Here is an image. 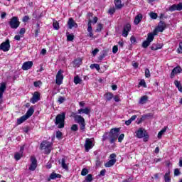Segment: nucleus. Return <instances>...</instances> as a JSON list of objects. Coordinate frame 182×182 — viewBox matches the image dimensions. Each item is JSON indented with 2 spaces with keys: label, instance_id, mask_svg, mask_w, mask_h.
<instances>
[{
  "label": "nucleus",
  "instance_id": "20e7f679",
  "mask_svg": "<svg viewBox=\"0 0 182 182\" xmlns=\"http://www.w3.org/2000/svg\"><path fill=\"white\" fill-rule=\"evenodd\" d=\"M40 150H45L46 154H50L52 151V143L48 141H43L40 144Z\"/></svg>",
  "mask_w": 182,
  "mask_h": 182
},
{
  "label": "nucleus",
  "instance_id": "bb28decb",
  "mask_svg": "<svg viewBox=\"0 0 182 182\" xmlns=\"http://www.w3.org/2000/svg\"><path fill=\"white\" fill-rule=\"evenodd\" d=\"M61 167H63L64 170H69V167L66 164V159L65 158H62L61 159Z\"/></svg>",
  "mask_w": 182,
  "mask_h": 182
},
{
  "label": "nucleus",
  "instance_id": "7c9ffc66",
  "mask_svg": "<svg viewBox=\"0 0 182 182\" xmlns=\"http://www.w3.org/2000/svg\"><path fill=\"white\" fill-rule=\"evenodd\" d=\"M26 120H28V118L26 117L25 115H23L21 117L17 119V124H22V123H23V122Z\"/></svg>",
  "mask_w": 182,
  "mask_h": 182
},
{
  "label": "nucleus",
  "instance_id": "dca6fc26",
  "mask_svg": "<svg viewBox=\"0 0 182 182\" xmlns=\"http://www.w3.org/2000/svg\"><path fill=\"white\" fill-rule=\"evenodd\" d=\"M32 66H33V62L27 61V62H25L24 63H23L21 69H23V70H29V69H31V68H32Z\"/></svg>",
  "mask_w": 182,
  "mask_h": 182
},
{
  "label": "nucleus",
  "instance_id": "4be33fe9",
  "mask_svg": "<svg viewBox=\"0 0 182 182\" xmlns=\"http://www.w3.org/2000/svg\"><path fill=\"white\" fill-rule=\"evenodd\" d=\"M141 19H143V15L141 14L136 15L134 21L135 25H139L141 22Z\"/></svg>",
  "mask_w": 182,
  "mask_h": 182
},
{
  "label": "nucleus",
  "instance_id": "9b49d317",
  "mask_svg": "<svg viewBox=\"0 0 182 182\" xmlns=\"http://www.w3.org/2000/svg\"><path fill=\"white\" fill-rule=\"evenodd\" d=\"M39 100H41V93H39V92H34L33 97L30 100L31 103L35 105V103H37Z\"/></svg>",
  "mask_w": 182,
  "mask_h": 182
},
{
  "label": "nucleus",
  "instance_id": "f3484780",
  "mask_svg": "<svg viewBox=\"0 0 182 182\" xmlns=\"http://www.w3.org/2000/svg\"><path fill=\"white\" fill-rule=\"evenodd\" d=\"M68 25L69 29H73V28H77V23L75 22L73 18H70L68 21Z\"/></svg>",
  "mask_w": 182,
  "mask_h": 182
},
{
  "label": "nucleus",
  "instance_id": "412c9836",
  "mask_svg": "<svg viewBox=\"0 0 182 182\" xmlns=\"http://www.w3.org/2000/svg\"><path fill=\"white\" fill-rule=\"evenodd\" d=\"M78 114H90V109L86 107L84 109H80L77 111Z\"/></svg>",
  "mask_w": 182,
  "mask_h": 182
},
{
  "label": "nucleus",
  "instance_id": "aec40b11",
  "mask_svg": "<svg viewBox=\"0 0 182 182\" xmlns=\"http://www.w3.org/2000/svg\"><path fill=\"white\" fill-rule=\"evenodd\" d=\"M5 90H6V84L5 82H1L0 86V99H2Z\"/></svg>",
  "mask_w": 182,
  "mask_h": 182
},
{
  "label": "nucleus",
  "instance_id": "6e6d98bb",
  "mask_svg": "<svg viewBox=\"0 0 182 182\" xmlns=\"http://www.w3.org/2000/svg\"><path fill=\"white\" fill-rule=\"evenodd\" d=\"M29 130H31V128L28 126H26L23 128V132L24 133H28L29 132Z\"/></svg>",
  "mask_w": 182,
  "mask_h": 182
},
{
  "label": "nucleus",
  "instance_id": "4468645a",
  "mask_svg": "<svg viewBox=\"0 0 182 182\" xmlns=\"http://www.w3.org/2000/svg\"><path fill=\"white\" fill-rule=\"evenodd\" d=\"M166 23H164L163 21H160L159 25L156 27V29L154 30L156 31V35L157 34V32H163L164 29H166Z\"/></svg>",
  "mask_w": 182,
  "mask_h": 182
},
{
  "label": "nucleus",
  "instance_id": "a19ab883",
  "mask_svg": "<svg viewBox=\"0 0 182 182\" xmlns=\"http://www.w3.org/2000/svg\"><path fill=\"white\" fill-rule=\"evenodd\" d=\"M70 130L71 132H77V130H79V127L77 126V124H74L72 125Z\"/></svg>",
  "mask_w": 182,
  "mask_h": 182
},
{
  "label": "nucleus",
  "instance_id": "cd10ccee",
  "mask_svg": "<svg viewBox=\"0 0 182 182\" xmlns=\"http://www.w3.org/2000/svg\"><path fill=\"white\" fill-rule=\"evenodd\" d=\"M114 4L117 9H122L123 5H122V0H114Z\"/></svg>",
  "mask_w": 182,
  "mask_h": 182
},
{
  "label": "nucleus",
  "instance_id": "2eb2a0df",
  "mask_svg": "<svg viewBox=\"0 0 182 182\" xmlns=\"http://www.w3.org/2000/svg\"><path fill=\"white\" fill-rule=\"evenodd\" d=\"M85 151L87 153L90 149L93 148V141L90 139L87 138L85 144Z\"/></svg>",
  "mask_w": 182,
  "mask_h": 182
},
{
  "label": "nucleus",
  "instance_id": "8fccbe9b",
  "mask_svg": "<svg viewBox=\"0 0 182 182\" xmlns=\"http://www.w3.org/2000/svg\"><path fill=\"white\" fill-rule=\"evenodd\" d=\"M139 86H143V87H147V85H146V81L144 80H141L139 83Z\"/></svg>",
  "mask_w": 182,
  "mask_h": 182
},
{
  "label": "nucleus",
  "instance_id": "c756f323",
  "mask_svg": "<svg viewBox=\"0 0 182 182\" xmlns=\"http://www.w3.org/2000/svg\"><path fill=\"white\" fill-rule=\"evenodd\" d=\"M82 65V59H77L75 60L73 62V66L74 68H79Z\"/></svg>",
  "mask_w": 182,
  "mask_h": 182
},
{
  "label": "nucleus",
  "instance_id": "de8ad7c7",
  "mask_svg": "<svg viewBox=\"0 0 182 182\" xmlns=\"http://www.w3.org/2000/svg\"><path fill=\"white\" fill-rule=\"evenodd\" d=\"M144 120H146V118L143 115L141 118L137 119L136 124H140V123H142L143 122H144Z\"/></svg>",
  "mask_w": 182,
  "mask_h": 182
},
{
  "label": "nucleus",
  "instance_id": "6ab92c4d",
  "mask_svg": "<svg viewBox=\"0 0 182 182\" xmlns=\"http://www.w3.org/2000/svg\"><path fill=\"white\" fill-rule=\"evenodd\" d=\"M62 175L53 172L50 173V176L48 178L47 181H50V180H56V178H61Z\"/></svg>",
  "mask_w": 182,
  "mask_h": 182
},
{
  "label": "nucleus",
  "instance_id": "774afa93",
  "mask_svg": "<svg viewBox=\"0 0 182 182\" xmlns=\"http://www.w3.org/2000/svg\"><path fill=\"white\" fill-rule=\"evenodd\" d=\"M133 181V178H129L127 179L124 180L122 182H132Z\"/></svg>",
  "mask_w": 182,
  "mask_h": 182
},
{
  "label": "nucleus",
  "instance_id": "39448f33",
  "mask_svg": "<svg viewBox=\"0 0 182 182\" xmlns=\"http://www.w3.org/2000/svg\"><path fill=\"white\" fill-rule=\"evenodd\" d=\"M154 35H156V31H154V33H148L146 40L142 43V48L146 49V48H149V46H150V43H151V41H154Z\"/></svg>",
  "mask_w": 182,
  "mask_h": 182
},
{
  "label": "nucleus",
  "instance_id": "5701e85b",
  "mask_svg": "<svg viewBox=\"0 0 182 182\" xmlns=\"http://www.w3.org/2000/svg\"><path fill=\"white\" fill-rule=\"evenodd\" d=\"M148 100H149V97L147 95H144L140 98L139 103V105H146Z\"/></svg>",
  "mask_w": 182,
  "mask_h": 182
},
{
  "label": "nucleus",
  "instance_id": "e433bc0d",
  "mask_svg": "<svg viewBox=\"0 0 182 182\" xmlns=\"http://www.w3.org/2000/svg\"><path fill=\"white\" fill-rule=\"evenodd\" d=\"M56 138L58 140H62L63 139V134L59 130L56 132Z\"/></svg>",
  "mask_w": 182,
  "mask_h": 182
},
{
  "label": "nucleus",
  "instance_id": "e2e57ef3",
  "mask_svg": "<svg viewBox=\"0 0 182 182\" xmlns=\"http://www.w3.org/2000/svg\"><path fill=\"white\" fill-rule=\"evenodd\" d=\"M102 164V162L100 161V159H97L95 162L96 167H100Z\"/></svg>",
  "mask_w": 182,
  "mask_h": 182
},
{
  "label": "nucleus",
  "instance_id": "680f3d73",
  "mask_svg": "<svg viewBox=\"0 0 182 182\" xmlns=\"http://www.w3.org/2000/svg\"><path fill=\"white\" fill-rule=\"evenodd\" d=\"M117 50H119V48L117 47V46H114L112 48V53H117Z\"/></svg>",
  "mask_w": 182,
  "mask_h": 182
},
{
  "label": "nucleus",
  "instance_id": "393cba45",
  "mask_svg": "<svg viewBox=\"0 0 182 182\" xmlns=\"http://www.w3.org/2000/svg\"><path fill=\"white\" fill-rule=\"evenodd\" d=\"M35 112V110L33 109V107H31L27 111V112L26 113V114H24V116H26V117L27 119H29V117H31V116H32V114H33V112Z\"/></svg>",
  "mask_w": 182,
  "mask_h": 182
},
{
  "label": "nucleus",
  "instance_id": "603ef678",
  "mask_svg": "<svg viewBox=\"0 0 182 182\" xmlns=\"http://www.w3.org/2000/svg\"><path fill=\"white\" fill-rule=\"evenodd\" d=\"M123 139H124V134H121L118 137L119 143H122V141H123Z\"/></svg>",
  "mask_w": 182,
  "mask_h": 182
},
{
  "label": "nucleus",
  "instance_id": "a18cd8bd",
  "mask_svg": "<svg viewBox=\"0 0 182 182\" xmlns=\"http://www.w3.org/2000/svg\"><path fill=\"white\" fill-rule=\"evenodd\" d=\"M103 29V25L102 23H99L96 28V32H102Z\"/></svg>",
  "mask_w": 182,
  "mask_h": 182
},
{
  "label": "nucleus",
  "instance_id": "3c124183",
  "mask_svg": "<svg viewBox=\"0 0 182 182\" xmlns=\"http://www.w3.org/2000/svg\"><path fill=\"white\" fill-rule=\"evenodd\" d=\"M151 75H150V70H149V68H146L145 69V77H150Z\"/></svg>",
  "mask_w": 182,
  "mask_h": 182
},
{
  "label": "nucleus",
  "instance_id": "0eeeda50",
  "mask_svg": "<svg viewBox=\"0 0 182 182\" xmlns=\"http://www.w3.org/2000/svg\"><path fill=\"white\" fill-rule=\"evenodd\" d=\"M136 137L138 139H143L144 141H147L150 138L149 134H147L146 131H143V128H139V129L136 132Z\"/></svg>",
  "mask_w": 182,
  "mask_h": 182
},
{
  "label": "nucleus",
  "instance_id": "423d86ee",
  "mask_svg": "<svg viewBox=\"0 0 182 182\" xmlns=\"http://www.w3.org/2000/svg\"><path fill=\"white\" fill-rule=\"evenodd\" d=\"M9 24L11 29H18L21 25V21H19L18 16H14L10 19Z\"/></svg>",
  "mask_w": 182,
  "mask_h": 182
},
{
  "label": "nucleus",
  "instance_id": "58836bf2",
  "mask_svg": "<svg viewBox=\"0 0 182 182\" xmlns=\"http://www.w3.org/2000/svg\"><path fill=\"white\" fill-rule=\"evenodd\" d=\"M36 27H37V28L35 31V37L38 38L39 32H41V27L39 26V23L36 24Z\"/></svg>",
  "mask_w": 182,
  "mask_h": 182
},
{
  "label": "nucleus",
  "instance_id": "0e129e2a",
  "mask_svg": "<svg viewBox=\"0 0 182 182\" xmlns=\"http://www.w3.org/2000/svg\"><path fill=\"white\" fill-rule=\"evenodd\" d=\"M181 173H180V170H178V168H176L174 170V176H180Z\"/></svg>",
  "mask_w": 182,
  "mask_h": 182
},
{
  "label": "nucleus",
  "instance_id": "6e6552de",
  "mask_svg": "<svg viewBox=\"0 0 182 182\" xmlns=\"http://www.w3.org/2000/svg\"><path fill=\"white\" fill-rule=\"evenodd\" d=\"M9 49H11V44L9 39H7L0 45V50H3V52H8Z\"/></svg>",
  "mask_w": 182,
  "mask_h": 182
},
{
  "label": "nucleus",
  "instance_id": "7ed1b4c3",
  "mask_svg": "<svg viewBox=\"0 0 182 182\" xmlns=\"http://www.w3.org/2000/svg\"><path fill=\"white\" fill-rule=\"evenodd\" d=\"M65 119H66V113L62 112L55 117V124L58 126V129H63L65 127Z\"/></svg>",
  "mask_w": 182,
  "mask_h": 182
},
{
  "label": "nucleus",
  "instance_id": "f257e3e1",
  "mask_svg": "<svg viewBox=\"0 0 182 182\" xmlns=\"http://www.w3.org/2000/svg\"><path fill=\"white\" fill-rule=\"evenodd\" d=\"M119 134H120V128H112L110 129V132L104 133L102 140V141L109 140L110 144H113V143L117 140Z\"/></svg>",
  "mask_w": 182,
  "mask_h": 182
},
{
  "label": "nucleus",
  "instance_id": "338daca9",
  "mask_svg": "<svg viewBox=\"0 0 182 182\" xmlns=\"http://www.w3.org/2000/svg\"><path fill=\"white\" fill-rule=\"evenodd\" d=\"M28 21H29V16H24L23 17L22 21H23V22H28Z\"/></svg>",
  "mask_w": 182,
  "mask_h": 182
},
{
  "label": "nucleus",
  "instance_id": "49530a36",
  "mask_svg": "<svg viewBox=\"0 0 182 182\" xmlns=\"http://www.w3.org/2000/svg\"><path fill=\"white\" fill-rule=\"evenodd\" d=\"M149 16L151 19H157V14L154 12H151Z\"/></svg>",
  "mask_w": 182,
  "mask_h": 182
},
{
  "label": "nucleus",
  "instance_id": "bf43d9fd",
  "mask_svg": "<svg viewBox=\"0 0 182 182\" xmlns=\"http://www.w3.org/2000/svg\"><path fill=\"white\" fill-rule=\"evenodd\" d=\"M144 117L146 119H149V117H153V113H148L146 114H144Z\"/></svg>",
  "mask_w": 182,
  "mask_h": 182
},
{
  "label": "nucleus",
  "instance_id": "a211bd4d",
  "mask_svg": "<svg viewBox=\"0 0 182 182\" xmlns=\"http://www.w3.org/2000/svg\"><path fill=\"white\" fill-rule=\"evenodd\" d=\"M177 73H181V68L180 66H177L172 70L171 73V78L173 79Z\"/></svg>",
  "mask_w": 182,
  "mask_h": 182
},
{
  "label": "nucleus",
  "instance_id": "c03bdc74",
  "mask_svg": "<svg viewBox=\"0 0 182 182\" xmlns=\"http://www.w3.org/2000/svg\"><path fill=\"white\" fill-rule=\"evenodd\" d=\"M87 174H89V170L86 168H82L81 176H87Z\"/></svg>",
  "mask_w": 182,
  "mask_h": 182
},
{
  "label": "nucleus",
  "instance_id": "72a5a7b5",
  "mask_svg": "<svg viewBox=\"0 0 182 182\" xmlns=\"http://www.w3.org/2000/svg\"><path fill=\"white\" fill-rule=\"evenodd\" d=\"M106 56H107V50H104L102 54L98 57V59L99 60H103Z\"/></svg>",
  "mask_w": 182,
  "mask_h": 182
},
{
  "label": "nucleus",
  "instance_id": "473e14b6",
  "mask_svg": "<svg viewBox=\"0 0 182 182\" xmlns=\"http://www.w3.org/2000/svg\"><path fill=\"white\" fill-rule=\"evenodd\" d=\"M167 132V127H165L158 133V139H161L163 137V134Z\"/></svg>",
  "mask_w": 182,
  "mask_h": 182
},
{
  "label": "nucleus",
  "instance_id": "ea45409f",
  "mask_svg": "<svg viewBox=\"0 0 182 182\" xmlns=\"http://www.w3.org/2000/svg\"><path fill=\"white\" fill-rule=\"evenodd\" d=\"M85 181H86V182H91V181H93V175H92V174H88V175L85 177Z\"/></svg>",
  "mask_w": 182,
  "mask_h": 182
},
{
  "label": "nucleus",
  "instance_id": "f03ea898",
  "mask_svg": "<svg viewBox=\"0 0 182 182\" xmlns=\"http://www.w3.org/2000/svg\"><path fill=\"white\" fill-rule=\"evenodd\" d=\"M72 116L74 118V122L79 124L80 130L85 132V129H86V121H85V118L81 115L76 114L75 112L72 113Z\"/></svg>",
  "mask_w": 182,
  "mask_h": 182
},
{
  "label": "nucleus",
  "instance_id": "a878e982",
  "mask_svg": "<svg viewBox=\"0 0 182 182\" xmlns=\"http://www.w3.org/2000/svg\"><path fill=\"white\" fill-rule=\"evenodd\" d=\"M104 97H105L107 102H110L113 99V94L112 92H108L105 94Z\"/></svg>",
  "mask_w": 182,
  "mask_h": 182
},
{
  "label": "nucleus",
  "instance_id": "5fc2aeb1",
  "mask_svg": "<svg viewBox=\"0 0 182 182\" xmlns=\"http://www.w3.org/2000/svg\"><path fill=\"white\" fill-rule=\"evenodd\" d=\"M106 175V169H102L100 174L98 175L100 177H103Z\"/></svg>",
  "mask_w": 182,
  "mask_h": 182
},
{
  "label": "nucleus",
  "instance_id": "c9c22d12",
  "mask_svg": "<svg viewBox=\"0 0 182 182\" xmlns=\"http://www.w3.org/2000/svg\"><path fill=\"white\" fill-rule=\"evenodd\" d=\"M74 83L75 85H80V83H82V79L79 77V75L74 77Z\"/></svg>",
  "mask_w": 182,
  "mask_h": 182
},
{
  "label": "nucleus",
  "instance_id": "4d7b16f0",
  "mask_svg": "<svg viewBox=\"0 0 182 182\" xmlns=\"http://www.w3.org/2000/svg\"><path fill=\"white\" fill-rule=\"evenodd\" d=\"M114 12H116V9L114 8H110L108 11V14H109L110 15H113Z\"/></svg>",
  "mask_w": 182,
  "mask_h": 182
},
{
  "label": "nucleus",
  "instance_id": "2f4dec72",
  "mask_svg": "<svg viewBox=\"0 0 182 182\" xmlns=\"http://www.w3.org/2000/svg\"><path fill=\"white\" fill-rule=\"evenodd\" d=\"M53 28H54L55 31H59L60 28V26H59V23L55 19L53 20Z\"/></svg>",
  "mask_w": 182,
  "mask_h": 182
},
{
  "label": "nucleus",
  "instance_id": "37998d69",
  "mask_svg": "<svg viewBox=\"0 0 182 182\" xmlns=\"http://www.w3.org/2000/svg\"><path fill=\"white\" fill-rule=\"evenodd\" d=\"M73 39H75V36H73V34L67 35V41L68 42H72V41H73Z\"/></svg>",
  "mask_w": 182,
  "mask_h": 182
},
{
  "label": "nucleus",
  "instance_id": "b1692460",
  "mask_svg": "<svg viewBox=\"0 0 182 182\" xmlns=\"http://www.w3.org/2000/svg\"><path fill=\"white\" fill-rule=\"evenodd\" d=\"M116 161H117V159H110L105 164V167H113V166L116 164Z\"/></svg>",
  "mask_w": 182,
  "mask_h": 182
},
{
  "label": "nucleus",
  "instance_id": "09e8293b",
  "mask_svg": "<svg viewBox=\"0 0 182 182\" xmlns=\"http://www.w3.org/2000/svg\"><path fill=\"white\" fill-rule=\"evenodd\" d=\"M65 100H66V98L60 96V97H59L58 102V103H60V105H62V103H63L65 102Z\"/></svg>",
  "mask_w": 182,
  "mask_h": 182
},
{
  "label": "nucleus",
  "instance_id": "f8f14e48",
  "mask_svg": "<svg viewBox=\"0 0 182 182\" xmlns=\"http://www.w3.org/2000/svg\"><path fill=\"white\" fill-rule=\"evenodd\" d=\"M130 31H132V25H130V23L125 24L122 31V36H124V38H127Z\"/></svg>",
  "mask_w": 182,
  "mask_h": 182
},
{
  "label": "nucleus",
  "instance_id": "79ce46f5",
  "mask_svg": "<svg viewBox=\"0 0 182 182\" xmlns=\"http://www.w3.org/2000/svg\"><path fill=\"white\" fill-rule=\"evenodd\" d=\"M87 32H89L88 36H90V38H93V28L92 27L87 28Z\"/></svg>",
  "mask_w": 182,
  "mask_h": 182
},
{
  "label": "nucleus",
  "instance_id": "69168bd1",
  "mask_svg": "<svg viewBox=\"0 0 182 182\" xmlns=\"http://www.w3.org/2000/svg\"><path fill=\"white\" fill-rule=\"evenodd\" d=\"M130 41H131V43H136V37L134 36H131L130 38Z\"/></svg>",
  "mask_w": 182,
  "mask_h": 182
},
{
  "label": "nucleus",
  "instance_id": "864d4df0",
  "mask_svg": "<svg viewBox=\"0 0 182 182\" xmlns=\"http://www.w3.org/2000/svg\"><path fill=\"white\" fill-rule=\"evenodd\" d=\"M150 48L151 50H159V48H157V46L156 43L152 44Z\"/></svg>",
  "mask_w": 182,
  "mask_h": 182
},
{
  "label": "nucleus",
  "instance_id": "ddd939ff",
  "mask_svg": "<svg viewBox=\"0 0 182 182\" xmlns=\"http://www.w3.org/2000/svg\"><path fill=\"white\" fill-rule=\"evenodd\" d=\"M168 11L170 12H174V11H182V3L173 4L168 8Z\"/></svg>",
  "mask_w": 182,
  "mask_h": 182
},
{
  "label": "nucleus",
  "instance_id": "4c0bfd02",
  "mask_svg": "<svg viewBox=\"0 0 182 182\" xmlns=\"http://www.w3.org/2000/svg\"><path fill=\"white\" fill-rule=\"evenodd\" d=\"M90 69H96L100 70V65L99 64H91L90 66Z\"/></svg>",
  "mask_w": 182,
  "mask_h": 182
},
{
  "label": "nucleus",
  "instance_id": "052dcab7",
  "mask_svg": "<svg viewBox=\"0 0 182 182\" xmlns=\"http://www.w3.org/2000/svg\"><path fill=\"white\" fill-rule=\"evenodd\" d=\"M178 53H182V41L179 43V48L177 50Z\"/></svg>",
  "mask_w": 182,
  "mask_h": 182
},
{
  "label": "nucleus",
  "instance_id": "f704fd0d",
  "mask_svg": "<svg viewBox=\"0 0 182 182\" xmlns=\"http://www.w3.org/2000/svg\"><path fill=\"white\" fill-rule=\"evenodd\" d=\"M174 85L177 87V89L179 90V92H181V93H182L181 83H180V82H178V80H175L174 81Z\"/></svg>",
  "mask_w": 182,
  "mask_h": 182
},
{
  "label": "nucleus",
  "instance_id": "1a4fd4ad",
  "mask_svg": "<svg viewBox=\"0 0 182 182\" xmlns=\"http://www.w3.org/2000/svg\"><path fill=\"white\" fill-rule=\"evenodd\" d=\"M63 70H60L55 76V83L56 85H60L63 83Z\"/></svg>",
  "mask_w": 182,
  "mask_h": 182
},
{
  "label": "nucleus",
  "instance_id": "9d476101",
  "mask_svg": "<svg viewBox=\"0 0 182 182\" xmlns=\"http://www.w3.org/2000/svg\"><path fill=\"white\" fill-rule=\"evenodd\" d=\"M31 164L28 168V170H30V171H35V170H36V168L38 167V160H36V158H35V156H31Z\"/></svg>",
  "mask_w": 182,
  "mask_h": 182
},
{
  "label": "nucleus",
  "instance_id": "13d9d810",
  "mask_svg": "<svg viewBox=\"0 0 182 182\" xmlns=\"http://www.w3.org/2000/svg\"><path fill=\"white\" fill-rule=\"evenodd\" d=\"M21 154L19 153H16L15 155H14V159H16V160H21Z\"/></svg>",
  "mask_w": 182,
  "mask_h": 182
},
{
  "label": "nucleus",
  "instance_id": "c85d7f7f",
  "mask_svg": "<svg viewBox=\"0 0 182 182\" xmlns=\"http://www.w3.org/2000/svg\"><path fill=\"white\" fill-rule=\"evenodd\" d=\"M170 171L165 173L164 178L165 182H170L171 181V178L170 177Z\"/></svg>",
  "mask_w": 182,
  "mask_h": 182
}]
</instances>
